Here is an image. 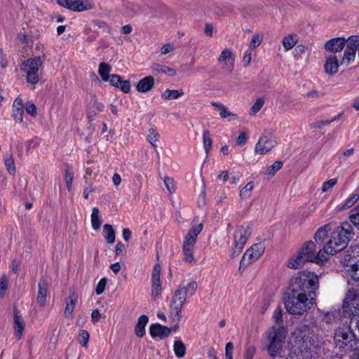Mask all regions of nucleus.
<instances>
[{
  "instance_id": "nucleus-8",
  "label": "nucleus",
  "mask_w": 359,
  "mask_h": 359,
  "mask_svg": "<svg viewBox=\"0 0 359 359\" xmlns=\"http://www.w3.org/2000/svg\"><path fill=\"white\" fill-rule=\"evenodd\" d=\"M298 252L304 257H308L307 261L311 262L323 263L327 259L323 249L316 253V244L313 241L305 243Z\"/></svg>"
},
{
  "instance_id": "nucleus-61",
  "label": "nucleus",
  "mask_w": 359,
  "mask_h": 359,
  "mask_svg": "<svg viewBox=\"0 0 359 359\" xmlns=\"http://www.w3.org/2000/svg\"><path fill=\"white\" fill-rule=\"evenodd\" d=\"M349 253L350 259L358 258L359 262V244L355 245L351 248V250L348 251Z\"/></svg>"
},
{
  "instance_id": "nucleus-64",
  "label": "nucleus",
  "mask_w": 359,
  "mask_h": 359,
  "mask_svg": "<svg viewBox=\"0 0 359 359\" xmlns=\"http://www.w3.org/2000/svg\"><path fill=\"white\" fill-rule=\"evenodd\" d=\"M121 79V77L120 76L117 74H112L110 76L107 81H109L112 86L117 88L118 84H120Z\"/></svg>"
},
{
  "instance_id": "nucleus-25",
  "label": "nucleus",
  "mask_w": 359,
  "mask_h": 359,
  "mask_svg": "<svg viewBox=\"0 0 359 359\" xmlns=\"http://www.w3.org/2000/svg\"><path fill=\"white\" fill-rule=\"evenodd\" d=\"M13 324L15 336L18 339H20L25 328V323L22 318L18 315V312L16 310L14 311Z\"/></svg>"
},
{
  "instance_id": "nucleus-56",
  "label": "nucleus",
  "mask_w": 359,
  "mask_h": 359,
  "mask_svg": "<svg viewBox=\"0 0 359 359\" xmlns=\"http://www.w3.org/2000/svg\"><path fill=\"white\" fill-rule=\"evenodd\" d=\"M23 109L13 108V116L16 121L22 122L23 120Z\"/></svg>"
},
{
  "instance_id": "nucleus-5",
  "label": "nucleus",
  "mask_w": 359,
  "mask_h": 359,
  "mask_svg": "<svg viewBox=\"0 0 359 359\" xmlns=\"http://www.w3.org/2000/svg\"><path fill=\"white\" fill-rule=\"evenodd\" d=\"M40 57H35L24 61L21 65V70L26 74L27 81L31 84H36L39 81V69L42 65Z\"/></svg>"
},
{
  "instance_id": "nucleus-15",
  "label": "nucleus",
  "mask_w": 359,
  "mask_h": 359,
  "mask_svg": "<svg viewBox=\"0 0 359 359\" xmlns=\"http://www.w3.org/2000/svg\"><path fill=\"white\" fill-rule=\"evenodd\" d=\"M287 330L284 327H272L266 332L267 340H271L280 344H284Z\"/></svg>"
},
{
  "instance_id": "nucleus-28",
  "label": "nucleus",
  "mask_w": 359,
  "mask_h": 359,
  "mask_svg": "<svg viewBox=\"0 0 359 359\" xmlns=\"http://www.w3.org/2000/svg\"><path fill=\"white\" fill-rule=\"evenodd\" d=\"M348 326V331L353 333L354 339L359 341V314L357 313L351 314Z\"/></svg>"
},
{
  "instance_id": "nucleus-6",
  "label": "nucleus",
  "mask_w": 359,
  "mask_h": 359,
  "mask_svg": "<svg viewBox=\"0 0 359 359\" xmlns=\"http://www.w3.org/2000/svg\"><path fill=\"white\" fill-rule=\"evenodd\" d=\"M356 52L359 59V35H352L347 39V44L340 60L341 65L352 64L355 60Z\"/></svg>"
},
{
  "instance_id": "nucleus-63",
  "label": "nucleus",
  "mask_w": 359,
  "mask_h": 359,
  "mask_svg": "<svg viewBox=\"0 0 359 359\" xmlns=\"http://www.w3.org/2000/svg\"><path fill=\"white\" fill-rule=\"evenodd\" d=\"M251 60H252V50L249 48L248 50H247L245 52V54L243 55V62L244 65L248 66L251 62Z\"/></svg>"
},
{
  "instance_id": "nucleus-18",
  "label": "nucleus",
  "mask_w": 359,
  "mask_h": 359,
  "mask_svg": "<svg viewBox=\"0 0 359 359\" xmlns=\"http://www.w3.org/2000/svg\"><path fill=\"white\" fill-rule=\"evenodd\" d=\"M359 200V189H355L340 204L336 206L337 212H341L353 207Z\"/></svg>"
},
{
  "instance_id": "nucleus-3",
  "label": "nucleus",
  "mask_w": 359,
  "mask_h": 359,
  "mask_svg": "<svg viewBox=\"0 0 359 359\" xmlns=\"http://www.w3.org/2000/svg\"><path fill=\"white\" fill-rule=\"evenodd\" d=\"M312 332L309 326L297 327L292 333L289 344L294 353H300L306 358H312L311 352L314 348Z\"/></svg>"
},
{
  "instance_id": "nucleus-40",
  "label": "nucleus",
  "mask_w": 359,
  "mask_h": 359,
  "mask_svg": "<svg viewBox=\"0 0 359 359\" xmlns=\"http://www.w3.org/2000/svg\"><path fill=\"white\" fill-rule=\"evenodd\" d=\"M4 164L9 174L14 175L15 173V165L13 156L11 154H7L4 158Z\"/></svg>"
},
{
  "instance_id": "nucleus-2",
  "label": "nucleus",
  "mask_w": 359,
  "mask_h": 359,
  "mask_svg": "<svg viewBox=\"0 0 359 359\" xmlns=\"http://www.w3.org/2000/svg\"><path fill=\"white\" fill-rule=\"evenodd\" d=\"M355 233L351 224L348 222H342L331 233L330 240L323 248L326 257L333 255L343 250L348 242L353 239Z\"/></svg>"
},
{
  "instance_id": "nucleus-12",
  "label": "nucleus",
  "mask_w": 359,
  "mask_h": 359,
  "mask_svg": "<svg viewBox=\"0 0 359 359\" xmlns=\"http://www.w3.org/2000/svg\"><path fill=\"white\" fill-rule=\"evenodd\" d=\"M354 337L353 333L346 330V328L339 327L336 330L334 340L336 345L339 350H347L352 346L349 344L353 341Z\"/></svg>"
},
{
  "instance_id": "nucleus-24",
  "label": "nucleus",
  "mask_w": 359,
  "mask_h": 359,
  "mask_svg": "<svg viewBox=\"0 0 359 359\" xmlns=\"http://www.w3.org/2000/svg\"><path fill=\"white\" fill-rule=\"evenodd\" d=\"M78 295L74 291H71L66 299V306L64 311L65 317L71 316L77 302Z\"/></svg>"
},
{
  "instance_id": "nucleus-39",
  "label": "nucleus",
  "mask_w": 359,
  "mask_h": 359,
  "mask_svg": "<svg viewBox=\"0 0 359 359\" xmlns=\"http://www.w3.org/2000/svg\"><path fill=\"white\" fill-rule=\"evenodd\" d=\"M92 227L95 230L100 228L102 220L100 216V210L97 208H93L91 214Z\"/></svg>"
},
{
  "instance_id": "nucleus-44",
  "label": "nucleus",
  "mask_w": 359,
  "mask_h": 359,
  "mask_svg": "<svg viewBox=\"0 0 359 359\" xmlns=\"http://www.w3.org/2000/svg\"><path fill=\"white\" fill-rule=\"evenodd\" d=\"M263 38H264V35L262 33L259 32V33H255L252 38V40L250 43V45H249V48L250 49H255L257 47H258L262 40H263Z\"/></svg>"
},
{
  "instance_id": "nucleus-4",
  "label": "nucleus",
  "mask_w": 359,
  "mask_h": 359,
  "mask_svg": "<svg viewBox=\"0 0 359 359\" xmlns=\"http://www.w3.org/2000/svg\"><path fill=\"white\" fill-rule=\"evenodd\" d=\"M186 300L187 291L185 287L180 285L175 291L170 303L169 313L172 323H179L180 321L182 309Z\"/></svg>"
},
{
  "instance_id": "nucleus-42",
  "label": "nucleus",
  "mask_w": 359,
  "mask_h": 359,
  "mask_svg": "<svg viewBox=\"0 0 359 359\" xmlns=\"http://www.w3.org/2000/svg\"><path fill=\"white\" fill-rule=\"evenodd\" d=\"M343 113H339L337 116H335L334 118H332L331 120H319L316 121L312 124V128H321L324 126H328L332 122L339 119Z\"/></svg>"
},
{
  "instance_id": "nucleus-51",
  "label": "nucleus",
  "mask_w": 359,
  "mask_h": 359,
  "mask_svg": "<svg viewBox=\"0 0 359 359\" xmlns=\"http://www.w3.org/2000/svg\"><path fill=\"white\" fill-rule=\"evenodd\" d=\"M282 166L283 163L281 161H275L271 165L268 167L266 170V174L273 176L282 168Z\"/></svg>"
},
{
  "instance_id": "nucleus-54",
  "label": "nucleus",
  "mask_w": 359,
  "mask_h": 359,
  "mask_svg": "<svg viewBox=\"0 0 359 359\" xmlns=\"http://www.w3.org/2000/svg\"><path fill=\"white\" fill-rule=\"evenodd\" d=\"M90 338V334L86 330H81L79 335V341L83 346L86 347L88 340Z\"/></svg>"
},
{
  "instance_id": "nucleus-35",
  "label": "nucleus",
  "mask_w": 359,
  "mask_h": 359,
  "mask_svg": "<svg viewBox=\"0 0 359 359\" xmlns=\"http://www.w3.org/2000/svg\"><path fill=\"white\" fill-rule=\"evenodd\" d=\"M257 259H258L256 257H255V255L251 252L250 249H248L241 260L240 268L247 267L248 266L255 262Z\"/></svg>"
},
{
  "instance_id": "nucleus-7",
  "label": "nucleus",
  "mask_w": 359,
  "mask_h": 359,
  "mask_svg": "<svg viewBox=\"0 0 359 359\" xmlns=\"http://www.w3.org/2000/svg\"><path fill=\"white\" fill-rule=\"evenodd\" d=\"M250 233L248 226H241L237 228L233 233V246L230 252L231 257H236L241 252Z\"/></svg>"
},
{
  "instance_id": "nucleus-17",
  "label": "nucleus",
  "mask_w": 359,
  "mask_h": 359,
  "mask_svg": "<svg viewBox=\"0 0 359 359\" xmlns=\"http://www.w3.org/2000/svg\"><path fill=\"white\" fill-rule=\"evenodd\" d=\"M203 228V225L202 223L192 226L185 236L183 246L194 248V246L196 243L197 236L201 232Z\"/></svg>"
},
{
  "instance_id": "nucleus-32",
  "label": "nucleus",
  "mask_w": 359,
  "mask_h": 359,
  "mask_svg": "<svg viewBox=\"0 0 359 359\" xmlns=\"http://www.w3.org/2000/svg\"><path fill=\"white\" fill-rule=\"evenodd\" d=\"M186 350L187 348L183 341L176 337L173 344V351L175 355L178 358H183L185 355Z\"/></svg>"
},
{
  "instance_id": "nucleus-16",
  "label": "nucleus",
  "mask_w": 359,
  "mask_h": 359,
  "mask_svg": "<svg viewBox=\"0 0 359 359\" xmlns=\"http://www.w3.org/2000/svg\"><path fill=\"white\" fill-rule=\"evenodd\" d=\"M346 44L347 39L344 37L332 38L326 41L324 45V48L326 51L330 53H338L346 48Z\"/></svg>"
},
{
  "instance_id": "nucleus-38",
  "label": "nucleus",
  "mask_w": 359,
  "mask_h": 359,
  "mask_svg": "<svg viewBox=\"0 0 359 359\" xmlns=\"http://www.w3.org/2000/svg\"><path fill=\"white\" fill-rule=\"evenodd\" d=\"M111 67L106 62H101L99 65L98 74L104 81H107L110 77L109 72Z\"/></svg>"
},
{
  "instance_id": "nucleus-58",
  "label": "nucleus",
  "mask_w": 359,
  "mask_h": 359,
  "mask_svg": "<svg viewBox=\"0 0 359 359\" xmlns=\"http://www.w3.org/2000/svg\"><path fill=\"white\" fill-rule=\"evenodd\" d=\"M107 285V278H102L97 283L95 292L97 294H101L104 292Z\"/></svg>"
},
{
  "instance_id": "nucleus-55",
  "label": "nucleus",
  "mask_w": 359,
  "mask_h": 359,
  "mask_svg": "<svg viewBox=\"0 0 359 359\" xmlns=\"http://www.w3.org/2000/svg\"><path fill=\"white\" fill-rule=\"evenodd\" d=\"M8 278L4 275L0 279V296L4 297L6 294L8 287Z\"/></svg>"
},
{
  "instance_id": "nucleus-50",
  "label": "nucleus",
  "mask_w": 359,
  "mask_h": 359,
  "mask_svg": "<svg viewBox=\"0 0 359 359\" xmlns=\"http://www.w3.org/2000/svg\"><path fill=\"white\" fill-rule=\"evenodd\" d=\"M348 273L353 279L359 281V262L351 264Z\"/></svg>"
},
{
  "instance_id": "nucleus-13",
  "label": "nucleus",
  "mask_w": 359,
  "mask_h": 359,
  "mask_svg": "<svg viewBox=\"0 0 359 359\" xmlns=\"http://www.w3.org/2000/svg\"><path fill=\"white\" fill-rule=\"evenodd\" d=\"M221 69L226 73H231L234 69L235 57L231 49L226 48L222 51L218 57Z\"/></svg>"
},
{
  "instance_id": "nucleus-47",
  "label": "nucleus",
  "mask_w": 359,
  "mask_h": 359,
  "mask_svg": "<svg viewBox=\"0 0 359 359\" xmlns=\"http://www.w3.org/2000/svg\"><path fill=\"white\" fill-rule=\"evenodd\" d=\"M203 142L205 152L208 153L212 148V139L209 131L205 130L203 133Z\"/></svg>"
},
{
  "instance_id": "nucleus-33",
  "label": "nucleus",
  "mask_w": 359,
  "mask_h": 359,
  "mask_svg": "<svg viewBox=\"0 0 359 359\" xmlns=\"http://www.w3.org/2000/svg\"><path fill=\"white\" fill-rule=\"evenodd\" d=\"M331 229L330 224H325L320 227L314 236V239L316 243H322L326 237L328 231Z\"/></svg>"
},
{
  "instance_id": "nucleus-53",
  "label": "nucleus",
  "mask_w": 359,
  "mask_h": 359,
  "mask_svg": "<svg viewBox=\"0 0 359 359\" xmlns=\"http://www.w3.org/2000/svg\"><path fill=\"white\" fill-rule=\"evenodd\" d=\"M337 179L333 178L328 181L323 182L321 190L323 192H329L337 184Z\"/></svg>"
},
{
  "instance_id": "nucleus-31",
  "label": "nucleus",
  "mask_w": 359,
  "mask_h": 359,
  "mask_svg": "<svg viewBox=\"0 0 359 359\" xmlns=\"http://www.w3.org/2000/svg\"><path fill=\"white\" fill-rule=\"evenodd\" d=\"M268 347L267 351L271 357L276 358L279 355L280 351L283 348V344L278 342L273 341L271 340H267Z\"/></svg>"
},
{
  "instance_id": "nucleus-62",
  "label": "nucleus",
  "mask_w": 359,
  "mask_h": 359,
  "mask_svg": "<svg viewBox=\"0 0 359 359\" xmlns=\"http://www.w3.org/2000/svg\"><path fill=\"white\" fill-rule=\"evenodd\" d=\"M255 351L256 348L255 346H248L245 351L244 359H252Z\"/></svg>"
},
{
  "instance_id": "nucleus-59",
  "label": "nucleus",
  "mask_w": 359,
  "mask_h": 359,
  "mask_svg": "<svg viewBox=\"0 0 359 359\" xmlns=\"http://www.w3.org/2000/svg\"><path fill=\"white\" fill-rule=\"evenodd\" d=\"M65 179L67 189H68V191H70L72 189V184L73 182V174L69 170H67L65 172Z\"/></svg>"
},
{
  "instance_id": "nucleus-20",
  "label": "nucleus",
  "mask_w": 359,
  "mask_h": 359,
  "mask_svg": "<svg viewBox=\"0 0 359 359\" xmlns=\"http://www.w3.org/2000/svg\"><path fill=\"white\" fill-rule=\"evenodd\" d=\"M210 104L219 112L221 118H226L229 121H234L238 118V116L230 111L223 104L218 102H211Z\"/></svg>"
},
{
  "instance_id": "nucleus-60",
  "label": "nucleus",
  "mask_w": 359,
  "mask_h": 359,
  "mask_svg": "<svg viewBox=\"0 0 359 359\" xmlns=\"http://www.w3.org/2000/svg\"><path fill=\"white\" fill-rule=\"evenodd\" d=\"M233 348H234V346L232 342H228L226 344V347H225L226 359H233Z\"/></svg>"
},
{
  "instance_id": "nucleus-36",
  "label": "nucleus",
  "mask_w": 359,
  "mask_h": 359,
  "mask_svg": "<svg viewBox=\"0 0 359 359\" xmlns=\"http://www.w3.org/2000/svg\"><path fill=\"white\" fill-rule=\"evenodd\" d=\"M257 259H258L256 257H255V255L251 252L250 249H248L241 260L240 268L247 267L248 266L255 262Z\"/></svg>"
},
{
  "instance_id": "nucleus-29",
  "label": "nucleus",
  "mask_w": 359,
  "mask_h": 359,
  "mask_svg": "<svg viewBox=\"0 0 359 359\" xmlns=\"http://www.w3.org/2000/svg\"><path fill=\"white\" fill-rule=\"evenodd\" d=\"M149 321L147 316L142 315L138 318L137 323L135 327V334L139 337H142L145 334V326Z\"/></svg>"
},
{
  "instance_id": "nucleus-41",
  "label": "nucleus",
  "mask_w": 359,
  "mask_h": 359,
  "mask_svg": "<svg viewBox=\"0 0 359 359\" xmlns=\"http://www.w3.org/2000/svg\"><path fill=\"white\" fill-rule=\"evenodd\" d=\"M182 253L184 256V261L190 264H194L196 262V259L194 257L193 255V248H187V247H182Z\"/></svg>"
},
{
  "instance_id": "nucleus-11",
  "label": "nucleus",
  "mask_w": 359,
  "mask_h": 359,
  "mask_svg": "<svg viewBox=\"0 0 359 359\" xmlns=\"http://www.w3.org/2000/svg\"><path fill=\"white\" fill-rule=\"evenodd\" d=\"M61 6L74 12H82L94 7L91 0H57Z\"/></svg>"
},
{
  "instance_id": "nucleus-23",
  "label": "nucleus",
  "mask_w": 359,
  "mask_h": 359,
  "mask_svg": "<svg viewBox=\"0 0 359 359\" xmlns=\"http://www.w3.org/2000/svg\"><path fill=\"white\" fill-rule=\"evenodd\" d=\"M154 86V79L151 76H147L141 79L136 85V90L140 93H147Z\"/></svg>"
},
{
  "instance_id": "nucleus-22",
  "label": "nucleus",
  "mask_w": 359,
  "mask_h": 359,
  "mask_svg": "<svg viewBox=\"0 0 359 359\" xmlns=\"http://www.w3.org/2000/svg\"><path fill=\"white\" fill-rule=\"evenodd\" d=\"M149 332L152 337H159L161 339L169 336L168 327L158 323L151 325Z\"/></svg>"
},
{
  "instance_id": "nucleus-46",
  "label": "nucleus",
  "mask_w": 359,
  "mask_h": 359,
  "mask_svg": "<svg viewBox=\"0 0 359 359\" xmlns=\"http://www.w3.org/2000/svg\"><path fill=\"white\" fill-rule=\"evenodd\" d=\"M254 189V183L252 182H248L240 192V196L243 199H247L251 196V191Z\"/></svg>"
},
{
  "instance_id": "nucleus-14",
  "label": "nucleus",
  "mask_w": 359,
  "mask_h": 359,
  "mask_svg": "<svg viewBox=\"0 0 359 359\" xmlns=\"http://www.w3.org/2000/svg\"><path fill=\"white\" fill-rule=\"evenodd\" d=\"M152 290L151 296L154 299L158 297L161 292V266L156 264L151 274Z\"/></svg>"
},
{
  "instance_id": "nucleus-34",
  "label": "nucleus",
  "mask_w": 359,
  "mask_h": 359,
  "mask_svg": "<svg viewBox=\"0 0 359 359\" xmlns=\"http://www.w3.org/2000/svg\"><path fill=\"white\" fill-rule=\"evenodd\" d=\"M298 38L296 34H290L283 39V46L285 51L291 50L297 43Z\"/></svg>"
},
{
  "instance_id": "nucleus-49",
  "label": "nucleus",
  "mask_w": 359,
  "mask_h": 359,
  "mask_svg": "<svg viewBox=\"0 0 359 359\" xmlns=\"http://www.w3.org/2000/svg\"><path fill=\"white\" fill-rule=\"evenodd\" d=\"M264 104V99L263 97H259L257 99L250 109V114H256L262 108Z\"/></svg>"
},
{
  "instance_id": "nucleus-10",
  "label": "nucleus",
  "mask_w": 359,
  "mask_h": 359,
  "mask_svg": "<svg viewBox=\"0 0 359 359\" xmlns=\"http://www.w3.org/2000/svg\"><path fill=\"white\" fill-rule=\"evenodd\" d=\"M277 144V141L271 134L264 133L259 137L255 147V153L257 154L264 155L274 148Z\"/></svg>"
},
{
  "instance_id": "nucleus-45",
  "label": "nucleus",
  "mask_w": 359,
  "mask_h": 359,
  "mask_svg": "<svg viewBox=\"0 0 359 359\" xmlns=\"http://www.w3.org/2000/svg\"><path fill=\"white\" fill-rule=\"evenodd\" d=\"M249 249L257 259H259L264 252V246L261 243L253 245Z\"/></svg>"
},
{
  "instance_id": "nucleus-43",
  "label": "nucleus",
  "mask_w": 359,
  "mask_h": 359,
  "mask_svg": "<svg viewBox=\"0 0 359 359\" xmlns=\"http://www.w3.org/2000/svg\"><path fill=\"white\" fill-rule=\"evenodd\" d=\"M349 220L355 228L359 229V206L352 209L349 215Z\"/></svg>"
},
{
  "instance_id": "nucleus-1",
  "label": "nucleus",
  "mask_w": 359,
  "mask_h": 359,
  "mask_svg": "<svg viewBox=\"0 0 359 359\" xmlns=\"http://www.w3.org/2000/svg\"><path fill=\"white\" fill-rule=\"evenodd\" d=\"M318 276L313 272L302 271L293 276L290 286L285 306L292 315H302L311 308L314 295L318 289Z\"/></svg>"
},
{
  "instance_id": "nucleus-9",
  "label": "nucleus",
  "mask_w": 359,
  "mask_h": 359,
  "mask_svg": "<svg viewBox=\"0 0 359 359\" xmlns=\"http://www.w3.org/2000/svg\"><path fill=\"white\" fill-rule=\"evenodd\" d=\"M344 309L346 311L353 314L359 311V285L356 287H351L346 295L343 304Z\"/></svg>"
},
{
  "instance_id": "nucleus-27",
  "label": "nucleus",
  "mask_w": 359,
  "mask_h": 359,
  "mask_svg": "<svg viewBox=\"0 0 359 359\" xmlns=\"http://www.w3.org/2000/svg\"><path fill=\"white\" fill-rule=\"evenodd\" d=\"M308 257H304L299 252L291 257L287 262V266L290 269H298L307 262Z\"/></svg>"
},
{
  "instance_id": "nucleus-19",
  "label": "nucleus",
  "mask_w": 359,
  "mask_h": 359,
  "mask_svg": "<svg viewBox=\"0 0 359 359\" xmlns=\"http://www.w3.org/2000/svg\"><path fill=\"white\" fill-rule=\"evenodd\" d=\"M339 65L341 63L335 55L326 57L324 65L325 72L331 76L335 74L339 70Z\"/></svg>"
},
{
  "instance_id": "nucleus-26",
  "label": "nucleus",
  "mask_w": 359,
  "mask_h": 359,
  "mask_svg": "<svg viewBox=\"0 0 359 359\" xmlns=\"http://www.w3.org/2000/svg\"><path fill=\"white\" fill-rule=\"evenodd\" d=\"M151 72L155 75L166 74L169 76H174L176 74V71L174 69L165 65L154 63L151 65Z\"/></svg>"
},
{
  "instance_id": "nucleus-48",
  "label": "nucleus",
  "mask_w": 359,
  "mask_h": 359,
  "mask_svg": "<svg viewBox=\"0 0 359 359\" xmlns=\"http://www.w3.org/2000/svg\"><path fill=\"white\" fill-rule=\"evenodd\" d=\"M159 134L153 128L149 129L148 135V140L154 147H157V142L159 141Z\"/></svg>"
},
{
  "instance_id": "nucleus-57",
  "label": "nucleus",
  "mask_w": 359,
  "mask_h": 359,
  "mask_svg": "<svg viewBox=\"0 0 359 359\" xmlns=\"http://www.w3.org/2000/svg\"><path fill=\"white\" fill-rule=\"evenodd\" d=\"M117 88H120L123 92L128 93L130 90V83L128 80L121 79L120 84L117 86Z\"/></svg>"
},
{
  "instance_id": "nucleus-37",
  "label": "nucleus",
  "mask_w": 359,
  "mask_h": 359,
  "mask_svg": "<svg viewBox=\"0 0 359 359\" xmlns=\"http://www.w3.org/2000/svg\"><path fill=\"white\" fill-rule=\"evenodd\" d=\"M184 94L182 90H170L166 89L161 95L164 100H176Z\"/></svg>"
},
{
  "instance_id": "nucleus-30",
  "label": "nucleus",
  "mask_w": 359,
  "mask_h": 359,
  "mask_svg": "<svg viewBox=\"0 0 359 359\" xmlns=\"http://www.w3.org/2000/svg\"><path fill=\"white\" fill-rule=\"evenodd\" d=\"M102 233L107 243L112 244L114 243L116 238L115 231L111 224H106L104 225Z\"/></svg>"
},
{
  "instance_id": "nucleus-52",
  "label": "nucleus",
  "mask_w": 359,
  "mask_h": 359,
  "mask_svg": "<svg viewBox=\"0 0 359 359\" xmlns=\"http://www.w3.org/2000/svg\"><path fill=\"white\" fill-rule=\"evenodd\" d=\"M163 182H164L165 187H166L168 191L170 194H172L175 191V189H176V184H175L174 180L169 177H165Z\"/></svg>"
},
{
  "instance_id": "nucleus-21",
  "label": "nucleus",
  "mask_w": 359,
  "mask_h": 359,
  "mask_svg": "<svg viewBox=\"0 0 359 359\" xmlns=\"http://www.w3.org/2000/svg\"><path fill=\"white\" fill-rule=\"evenodd\" d=\"M48 288V284L46 280L42 279L39 282L36 302L41 306H44L46 304Z\"/></svg>"
}]
</instances>
